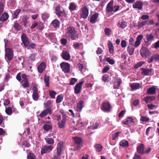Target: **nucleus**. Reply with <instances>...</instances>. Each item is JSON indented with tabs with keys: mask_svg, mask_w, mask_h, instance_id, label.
<instances>
[{
	"mask_svg": "<svg viewBox=\"0 0 159 159\" xmlns=\"http://www.w3.org/2000/svg\"><path fill=\"white\" fill-rule=\"evenodd\" d=\"M65 36L66 38H70L72 40H76L78 38V35L74 28L70 26L66 30Z\"/></svg>",
	"mask_w": 159,
	"mask_h": 159,
	"instance_id": "1",
	"label": "nucleus"
},
{
	"mask_svg": "<svg viewBox=\"0 0 159 159\" xmlns=\"http://www.w3.org/2000/svg\"><path fill=\"white\" fill-rule=\"evenodd\" d=\"M73 139L74 145L72 146V149L74 151L80 149L82 146L81 139L78 137H74Z\"/></svg>",
	"mask_w": 159,
	"mask_h": 159,
	"instance_id": "2",
	"label": "nucleus"
},
{
	"mask_svg": "<svg viewBox=\"0 0 159 159\" xmlns=\"http://www.w3.org/2000/svg\"><path fill=\"white\" fill-rule=\"evenodd\" d=\"M143 35L141 34L138 35L136 38V40L134 44V39L132 38H130L129 40V44L131 46H133L134 45L135 47L137 48L140 45L141 41L143 38Z\"/></svg>",
	"mask_w": 159,
	"mask_h": 159,
	"instance_id": "3",
	"label": "nucleus"
},
{
	"mask_svg": "<svg viewBox=\"0 0 159 159\" xmlns=\"http://www.w3.org/2000/svg\"><path fill=\"white\" fill-rule=\"evenodd\" d=\"M62 71L65 73H68L70 70V65L67 62H62L60 64Z\"/></svg>",
	"mask_w": 159,
	"mask_h": 159,
	"instance_id": "4",
	"label": "nucleus"
},
{
	"mask_svg": "<svg viewBox=\"0 0 159 159\" xmlns=\"http://www.w3.org/2000/svg\"><path fill=\"white\" fill-rule=\"evenodd\" d=\"M6 54L5 58L7 60H11L13 57V53L12 50L10 48H8L5 50Z\"/></svg>",
	"mask_w": 159,
	"mask_h": 159,
	"instance_id": "5",
	"label": "nucleus"
},
{
	"mask_svg": "<svg viewBox=\"0 0 159 159\" xmlns=\"http://www.w3.org/2000/svg\"><path fill=\"white\" fill-rule=\"evenodd\" d=\"M111 108V104L108 101L102 103V109L104 111L109 112Z\"/></svg>",
	"mask_w": 159,
	"mask_h": 159,
	"instance_id": "6",
	"label": "nucleus"
},
{
	"mask_svg": "<svg viewBox=\"0 0 159 159\" xmlns=\"http://www.w3.org/2000/svg\"><path fill=\"white\" fill-rule=\"evenodd\" d=\"M84 83V81H81L75 85L74 88V90L75 93L76 94H79L82 88V85Z\"/></svg>",
	"mask_w": 159,
	"mask_h": 159,
	"instance_id": "7",
	"label": "nucleus"
},
{
	"mask_svg": "<svg viewBox=\"0 0 159 159\" xmlns=\"http://www.w3.org/2000/svg\"><path fill=\"white\" fill-rule=\"evenodd\" d=\"M53 148V147L52 145L49 146H43L41 149V155L44 153H48L51 151Z\"/></svg>",
	"mask_w": 159,
	"mask_h": 159,
	"instance_id": "8",
	"label": "nucleus"
},
{
	"mask_svg": "<svg viewBox=\"0 0 159 159\" xmlns=\"http://www.w3.org/2000/svg\"><path fill=\"white\" fill-rule=\"evenodd\" d=\"M55 12L57 16L59 18L65 16V13L64 11L61 10V7L59 6L56 7Z\"/></svg>",
	"mask_w": 159,
	"mask_h": 159,
	"instance_id": "9",
	"label": "nucleus"
},
{
	"mask_svg": "<svg viewBox=\"0 0 159 159\" xmlns=\"http://www.w3.org/2000/svg\"><path fill=\"white\" fill-rule=\"evenodd\" d=\"M149 51L146 48H142L140 50V53L143 57H146L149 55Z\"/></svg>",
	"mask_w": 159,
	"mask_h": 159,
	"instance_id": "10",
	"label": "nucleus"
},
{
	"mask_svg": "<svg viewBox=\"0 0 159 159\" xmlns=\"http://www.w3.org/2000/svg\"><path fill=\"white\" fill-rule=\"evenodd\" d=\"M122 122L123 124L129 126L133 125L134 123L133 119L131 117L127 118L125 120H123Z\"/></svg>",
	"mask_w": 159,
	"mask_h": 159,
	"instance_id": "11",
	"label": "nucleus"
},
{
	"mask_svg": "<svg viewBox=\"0 0 159 159\" xmlns=\"http://www.w3.org/2000/svg\"><path fill=\"white\" fill-rule=\"evenodd\" d=\"M89 15V11L86 7H83L82 13L81 14V17L83 18L86 19Z\"/></svg>",
	"mask_w": 159,
	"mask_h": 159,
	"instance_id": "12",
	"label": "nucleus"
},
{
	"mask_svg": "<svg viewBox=\"0 0 159 159\" xmlns=\"http://www.w3.org/2000/svg\"><path fill=\"white\" fill-rule=\"evenodd\" d=\"M33 98L34 100L37 101L39 98V95L38 92V89L36 86L33 87Z\"/></svg>",
	"mask_w": 159,
	"mask_h": 159,
	"instance_id": "13",
	"label": "nucleus"
},
{
	"mask_svg": "<svg viewBox=\"0 0 159 159\" xmlns=\"http://www.w3.org/2000/svg\"><path fill=\"white\" fill-rule=\"evenodd\" d=\"M52 113V111L50 108H47L43 111L40 114L39 116L41 118H43L48 114H51Z\"/></svg>",
	"mask_w": 159,
	"mask_h": 159,
	"instance_id": "14",
	"label": "nucleus"
},
{
	"mask_svg": "<svg viewBox=\"0 0 159 159\" xmlns=\"http://www.w3.org/2000/svg\"><path fill=\"white\" fill-rule=\"evenodd\" d=\"M63 148V144L62 142H60L58 143L57 146V153L59 156L61 155Z\"/></svg>",
	"mask_w": 159,
	"mask_h": 159,
	"instance_id": "15",
	"label": "nucleus"
},
{
	"mask_svg": "<svg viewBox=\"0 0 159 159\" xmlns=\"http://www.w3.org/2000/svg\"><path fill=\"white\" fill-rule=\"evenodd\" d=\"M99 14L98 13H96L93 15L90 18V22L92 24L95 23L99 17Z\"/></svg>",
	"mask_w": 159,
	"mask_h": 159,
	"instance_id": "16",
	"label": "nucleus"
},
{
	"mask_svg": "<svg viewBox=\"0 0 159 159\" xmlns=\"http://www.w3.org/2000/svg\"><path fill=\"white\" fill-rule=\"evenodd\" d=\"M144 145L142 143L140 144L137 148V152L139 154H143L144 153Z\"/></svg>",
	"mask_w": 159,
	"mask_h": 159,
	"instance_id": "17",
	"label": "nucleus"
},
{
	"mask_svg": "<svg viewBox=\"0 0 159 159\" xmlns=\"http://www.w3.org/2000/svg\"><path fill=\"white\" fill-rule=\"evenodd\" d=\"M143 5V4L142 2L137 1L133 5V7L134 8H137L141 10L142 8Z\"/></svg>",
	"mask_w": 159,
	"mask_h": 159,
	"instance_id": "18",
	"label": "nucleus"
},
{
	"mask_svg": "<svg viewBox=\"0 0 159 159\" xmlns=\"http://www.w3.org/2000/svg\"><path fill=\"white\" fill-rule=\"evenodd\" d=\"M66 122V118L65 116H63L62 120L58 123L59 127L60 128H63L65 126Z\"/></svg>",
	"mask_w": 159,
	"mask_h": 159,
	"instance_id": "19",
	"label": "nucleus"
},
{
	"mask_svg": "<svg viewBox=\"0 0 159 159\" xmlns=\"http://www.w3.org/2000/svg\"><path fill=\"white\" fill-rule=\"evenodd\" d=\"M113 1H111L107 5L106 7V10L108 12H111L113 11Z\"/></svg>",
	"mask_w": 159,
	"mask_h": 159,
	"instance_id": "20",
	"label": "nucleus"
},
{
	"mask_svg": "<svg viewBox=\"0 0 159 159\" xmlns=\"http://www.w3.org/2000/svg\"><path fill=\"white\" fill-rule=\"evenodd\" d=\"M46 64L44 62L41 63L38 67V72L40 73H42L45 70Z\"/></svg>",
	"mask_w": 159,
	"mask_h": 159,
	"instance_id": "21",
	"label": "nucleus"
},
{
	"mask_svg": "<svg viewBox=\"0 0 159 159\" xmlns=\"http://www.w3.org/2000/svg\"><path fill=\"white\" fill-rule=\"evenodd\" d=\"M61 56L62 58L66 60H68L70 58V54L66 51H63L62 53Z\"/></svg>",
	"mask_w": 159,
	"mask_h": 159,
	"instance_id": "22",
	"label": "nucleus"
},
{
	"mask_svg": "<svg viewBox=\"0 0 159 159\" xmlns=\"http://www.w3.org/2000/svg\"><path fill=\"white\" fill-rule=\"evenodd\" d=\"M152 70V69L142 68L141 69V70H142L141 74L143 75H148L151 72Z\"/></svg>",
	"mask_w": 159,
	"mask_h": 159,
	"instance_id": "23",
	"label": "nucleus"
},
{
	"mask_svg": "<svg viewBox=\"0 0 159 159\" xmlns=\"http://www.w3.org/2000/svg\"><path fill=\"white\" fill-rule=\"evenodd\" d=\"M154 60H155L156 61L159 60V55L157 54L153 55L149 60L148 61V62L149 63H151Z\"/></svg>",
	"mask_w": 159,
	"mask_h": 159,
	"instance_id": "24",
	"label": "nucleus"
},
{
	"mask_svg": "<svg viewBox=\"0 0 159 159\" xmlns=\"http://www.w3.org/2000/svg\"><path fill=\"white\" fill-rule=\"evenodd\" d=\"M155 36L154 34L151 33L148 34H146V38L148 41L150 42L152 40H154V38Z\"/></svg>",
	"mask_w": 159,
	"mask_h": 159,
	"instance_id": "25",
	"label": "nucleus"
},
{
	"mask_svg": "<svg viewBox=\"0 0 159 159\" xmlns=\"http://www.w3.org/2000/svg\"><path fill=\"white\" fill-rule=\"evenodd\" d=\"M56 138V137L53 136V138H45L44 139L47 143L49 144H52L54 143V140L53 139Z\"/></svg>",
	"mask_w": 159,
	"mask_h": 159,
	"instance_id": "26",
	"label": "nucleus"
},
{
	"mask_svg": "<svg viewBox=\"0 0 159 159\" xmlns=\"http://www.w3.org/2000/svg\"><path fill=\"white\" fill-rule=\"evenodd\" d=\"M84 102L83 101L80 100L79 102L77 104V106L76 108V110L78 111H81L83 108V104Z\"/></svg>",
	"mask_w": 159,
	"mask_h": 159,
	"instance_id": "27",
	"label": "nucleus"
},
{
	"mask_svg": "<svg viewBox=\"0 0 159 159\" xmlns=\"http://www.w3.org/2000/svg\"><path fill=\"white\" fill-rule=\"evenodd\" d=\"M126 22L123 20H122L121 21H120L118 24V26L121 28H124L126 27Z\"/></svg>",
	"mask_w": 159,
	"mask_h": 159,
	"instance_id": "28",
	"label": "nucleus"
},
{
	"mask_svg": "<svg viewBox=\"0 0 159 159\" xmlns=\"http://www.w3.org/2000/svg\"><path fill=\"white\" fill-rule=\"evenodd\" d=\"M8 15L7 13H3L0 18V20L2 21H6L8 18Z\"/></svg>",
	"mask_w": 159,
	"mask_h": 159,
	"instance_id": "29",
	"label": "nucleus"
},
{
	"mask_svg": "<svg viewBox=\"0 0 159 159\" xmlns=\"http://www.w3.org/2000/svg\"><path fill=\"white\" fill-rule=\"evenodd\" d=\"M155 98L153 96H147L144 99V101L146 103L150 102L151 101L154 100Z\"/></svg>",
	"mask_w": 159,
	"mask_h": 159,
	"instance_id": "30",
	"label": "nucleus"
},
{
	"mask_svg": "<svg viewBox=\"0 0 159 159\" xmlns=\"http://www.w3.org/2000/svg\"><path fill=\"white\" fill-rule=\"evenodd\" d=\"M120 145L123 147H126L129 146V142L125 140H121L120 143Z\"/></svg>",
	"mask_w": 159,
	"mask_h": 159,
	"instance_id": "31",
	"label": "nucleus"
},
{
	"mask_svg": "<svg viewBox=\"0 0 159 159\" xmlns=\"http://www.w3.org/2000/svg\"><path fill=\"white\" fill-rule=\"evenodd\" d=\"M156 92V89L154 87H151L147 91V93L150 94H153L155 93Z\"/></svg>",
	"mask_w": 159,
	"mask_h": 159,
	"instance_id": "32",
	"label": "nucleus"
},
{
	"mask_svg": "<svg viewBox=\"0 0 159 159\" xmlns=\"http://www.w3.org/2000/svg\"><path fill=\"white\" fill-rule=\"evenodd\" d=\"M52 24L54 28H56L59 26L60 22L58 20L55 19L52 21Z\"/></svg>",
	"mask_w": 159,
	"mask_h": 159,
	"instance_id": "33",
	"label": "nucleus"
},
{
	"mask_svg": "<svg viewBox=\"0 0 159 159\" xmlns=\"http://www.w3.org/2000/svg\"><path fill=\"white\" fill-rule=\"evenodd\" d=\"M134 48L131 46H128L127 47V51L130 55H132L134 53Z\"/></svg>",
	"mask_w": 159,
	"mask_h": 159,
	"instance_id": "34",
	"label": "nucleus"
},
{
	"mask_svg": "<svg viewBox=\"0 0 159 159\" xmlns=\"http://www.w3.org/2000/svg\"><path fill=\"white\" fill-rule=\"evenodd\" d=\"M94 147L96 148V151L97 152L101 151L103 148L102 146L99 144H95L94 145Z\"/></svg>",
	"mask_w": 159,
	"mask_h": 159,
	"instance_id": "35",
	"label": "nucleus"
},
{
	"mask_svg": "<svg viewBox=\"0 0 159 159\" xmlns=\"http://www.w3.org/2000/svg\"><path fill=\"white\" fill-rule=\"evenodd\" d=\"M131 87L133 89H138L140 87V84L138 83H134L130 85Z\"/></svg>",
	"mask_w": 159,
	"mask_h": 159,
	"instance_id": "36",
	"label": "nucleus"
},
{
	"mask_svg": "<svg viewBox=\"0 0 159 159\" xmlns=\"http://www.w3.org/2000/svg\"><path fill=\"white\" fill-rule=\"evenodd\" d=\"M13 27L16 30L19 31L22 29L21 26L19 24L16 23H15L13 25Z\"/></svg>",
	"mask_w": 159,
	"mask_h": 159,
	"instance_id": "37",
	"label": "nucleus"
},
{
	"mask_svg": "<svg viewBox=\"0 0 159 159\" xmlns=\"http://www.w3.org/2000/svg\"><path fill=\"white\" fill-rule=\"evenodd\" d=\"M21 86L24 88H27L29 86V82L28 80L25 81H22L21 82Z\"/></svg>",
	"mask_w": 159,
	"mask_h": 159,
	"instance_id": "38",
	"label": "nucleus"
},
{
	"mask_svg": "<svg viewBox=\"0 0 159 159\" xmlns=\"http://www.w3.org/2000/svg\"><path fill=\"white\" fill-rule=\"evenodd\" d=\"M110 43H109L108 44L109 48V51L110 53L113 54L114 52V47L112 43L109 41Z\"/></svg>",
	"mask_w": 159,
	"mask_h": 159,
	"instance_id": "39",
	"label": "nucleus"
},
{
	"mask_svg": "<svg viewBox=\"0 0 159 159\" xmlns=\"http://www.w3.org/2000/svg\"><path fill=\"white\" fill-rule=\"evenodd\" d=\"M52 126L49 125L45 124L43 126V129L47 131H49L50 129H52Z\"/></svg>",
	"mask_w": 159,
	"mask_h": 159,
	"instance_id": "40",
	"label": "nucleus"
},
{
	"mask_svg": "<svg viewBox=\"0 0 159 159\" xmlns=\"http://www.w3.org/2000/svg\"><path fill=\"white\" fill-rule=\"evenodd\" d=\"M63 99V97L62 94L58 95L56 99V102L57 103H59L61 102Z\"/></svg>",
	"mask_w": 159,
	"mask_h": 159,
	"instance_id": "41",
	"label": "nucleus"
},
{
	"mask_svg": "<svg viewBox=\"0 0 159 159\" xmlns=\"http://www.w3.org/2000/svg\"><path fill=\"white\" fill-rule=\"evenodd\" d=\"M21 11V10L19 9H17L14 12V14L12 15V17L13 19L17 18V16L19 14Z\"/></svg>",
	"mask_w": 159,
	"mask_h": 159,
	"instance_id": "42",
	"label": "nucleus"
},
{
	"mask_svg": "<svg viewBox=\"0 0 159 159\" xmlns=\"http://www.w3.org/2000/svg\"><path fill=\"white\" fill-rule=\"evenodd\" d=\"M50 96L52 98H55V96L57 94L56 92L52 90H50L49 91Z\"/></svg>",
	"mask_w": 159,
	"mask_h": 159,
	"instance_id": "43",
	"label": "nucleus"
},
{
	"mask_svg": "<svg viewBox=\"0 0 159 159\" xmlns=\"http://www.w3.org/2000/svg\"><path fill=\"white\" fill-rule=\"evenodd\" d=\"M49 76H47L45 75L44 78V82L46 86L48 87L49 86Z\"/></svg>",
	"mask_w": 159,
	"mask_h": 159,
	"instance_id": "44",
	"label": "nucleus"
},
{
	"mask_svg": "<svg viewBox=\"0 0 159 159\" xmlns=\"http://www.w3.org/2000/svg\"><path fill=\"white\" fill-rule=\"evenodd\" d=\"M104 32L106 35L109 36L111 34L112 31L111 29L106 28L104 30Z\"/></svg>",
	"mask_w": 159,
	"mask_h": 159,
	"instance_id": "45",
	"label": "nucleus"
},
{
	"mask_svg": "<svg viewBox=\"0 0 159 159\" xmlns=\"http://www.w3.org/2000/svg\"><path fill=\"white\" fill-rule=\"evenodd\" d=\"M121 132H118L112 135V140H115L117 139L119 134H120Z\"/></svg>",
	"mask_w": 159,
	"mask_h": 159,
	"instance_id": "46",
	"label": "nucleus"
},
{
	"mask_svg": "<svg viewBox=\"0 0 159 159\" xmlns=\"http://www.w3.org/2000/svg\"><path fill=\"white\" fill-rule=\"evenodd\" d=\"M29 18L26 16H24L22 19V21L24 23V26H25L27 23V20Z\"/></svg>",
	"mask_w": 159,
	"mask_h": 159,
	"instance_id": "47",
	"label": "nucleus"
},
{
	"mask_svg": "<svg viewBox=\"0 0 159 159\" xmlns=\"http://www.w3.org/2000/svg\"><path fill=\"white\" fill-rule=\"evenodd\" d=\"M99 124L97 123H95V124L89 126L88 128L89 129H97L99 126Z\"/></svg>",
	"mask_w": 159,
	"mask_h": 159,
	"instance_id": "48",
	"label": "nucleus"
},
{
	"mask_svg": "<svg viewBox=\"0 0 159 159\" xmlns=\"http://www.w3.org/2000/svg\"><path fill=\"white\" fill-rule=\"evenodd\" d=\"M5 111L6 113L9 115H11L12 113V110L11 107H9L7 108L6 107Z\"/></svg>",
	"mask_w": 159,
	"mask_h": 159,
	"instance_id": "49",
	"label": "nucleus"
},
{
	"mask_svg": "<svg viewBox=\"0 0 159 159\" xmlns=\"http://www.w3.org/2000/svg\"><path fill=\"white\" fill-rule=\"evenodd\" d=\"M147 23L148 21H144L141 22H139L138 24V27L139 28H141L143 26L147 25Z\"/></svg>",
	"mask_w": 159,
	"mask_h": 159,
	"instance_id": "50",
	"label": "nucleus"
},
{
	"mask_svg": "<svg viewBox=\"0 0 159 159\" xmlns=\"http://www.w3.org/2000/svg\"><path fill=\"white\" fill-rule=\"evenodd\" d=\"M121 82L120 81H116L114 82V85L113 86V88L114 89H117L119 86Z\"/></svg>",
	"mask_w": 159,
	"mask_h": 159,
	"instance_id": "51",
	"label": "nucleus"
},
{
	"mask_svg": "<svg viewBox=\"0 0 159 159\" xmlns=\"http://www.w3.org/2000/svg\"><path fill=\"white\" fill-rule=\"evenodd\" d=\"M106 61L108 62L111 65H113L115 63V61L111 59L109 57H106Z\"/></svg>",
	"mask_w": 159,
	"mask_h": 159,
	"instance_id": "52",
	"label": "nucleus"
},
{
	"mask_svg": "<svg viewBox=\"0 0 159 159\" xmlns=\"http://www.w3.org/2000/svg\"><path fill=\"white\" fill-rule=\"evenodd\" d=\"M84 67V66L82 64L79 63L77 64V68L79 70L82 72V69Z\"/></svg>",
	"mask_w": 159,
	"mask_h": 159,
	"instance_id": "53",
	"label": "nucleus"
},
{
	"mask_svg": "<svg viewBox=\"0 0 159 159\" xmlns=\"http://www.w3.org/2000/svg\"><path fill=\"white\" fill-rule=\"evenodd\" d=\"M144 63V62L143 61H140L137 64H136L134 66V68L135 69H137L138 68L141 66Z\"/></svg>",
	"mask_w": 159,
	"mask_h": 159,
	"instance_id": "54",
	"label": "nucleus"
},
{
	"mask_svg": "<svg viewBox=\"0 0 159 159\" xmlns=\"http://www.w3.org/2000/svg\"><path fill=\"white\" fill-rule=\"evenodd\" d=\"M21 39L22 41L24 40H26L28 39L26 34H25L23 33L21 36Z\"/></svg>",
	"mask_w": 159,
	"mask_h": 159,
	"instance_id": "55",
	"label": "nucleus"
},
{
	"mask_svg": "<svg viewBox=\"0 0 159 159\" xmlns=\"http://www.w3.org/2000/svg\"><path fill=\"white\" fill-rule=\"evenodd\" d=\"M76 8V6L73 3H71L69 7V9L72 11L74 10Z\"/></svg>",
	"mask_w": 159,
	"mask_h": 159,
	"instance_id": "56",
	"label": "nucleus"
},
{
	"mask_svg": "<svg viewBox=\"0 0 159 159\" xmlns=\"http://www.w3.org/2000/svg\"><path fill=\"white\" fill-rule=\"evenodd\" d=\"M140 120L143 121L147 122L149 121V119L146 116H142L141 117Z\"/></svg>",
	"mask_w": 159,
	"mask_h": 159,
	"instance_id": "57",
	"label": "nucleus"
},
{
	"mask_svg": "<svg viewBox=\"0 0 159 159\" xmlns=\"http://www.w3.org/2000/svg\"><path fill=\"white\" fill-rule=\"evenodd\" d=\"M28 159H35V155L32 153H30L27 157Z\"/></svg>",
	"mask_w": 159,
	"mask_h": 159,
	"instance_id": "58",
	"label": "nucleus"
},
{
	"mask_svg": "<svg viewBox=\"0 0 159 159\" xmlns=\"http://www.w3.org/2000/svg\"><path fill=\"white\" fill-rule=\"evenodd\" d=\"M77 79H76L72 78L71 79L70 84L71 85H74L77 82Z\"/></svg>",
	"mask_w": 159,
	"mask_h": 159,
	"instance_id": "59",
	"label": "nucleus"
},
{
	"mask_svg": "<svg viewBox=\"0 0 159 159\" xmlns=\"http://www.w3.org/2000/svg\"><path fill=\"white\" fill-rule=\"evenodd\" d=\"M49 16V15L47 14L46 13H45L42 15V19L44 20L47 19H48Z\"/></svg>",
	"mask_w": 159,
	"mask_h": 159,
	"instance_id": "60",
	"label": "nucleus"
},
{
	"mask_svg": "<svg viewBox=\"0 0 159 159\" xmlns=\"http://www.w3.org/2000/svg\"><path fill=\"white\" fill-rule=\"evenodd\" d=\"M21 77L22 79V81H25L28 80L27 78V76L26 74H22L21 75Z\"/></svg>",
	"mask_w": 159,
	"mask_h": 159,
	"instance_id": "61",
	"label": "nucleus"
},
{
	"mask_svg": "<svg viewBox=\"0 0 159 159\" xmlns=\"http://www.w3.org/2000/svg\"><path fill=\"white\" fill-rule=\"evenodd\" d=\"M121 46L122 48H125L126 46V41L124 40H122L121 43Z\"/></svg>",
	"mask_w": 159,
	"mask_h": 159,
	"instance_id": "62",
	"label": "nucleus"
},
{
	"mask_svg": "<svg viewBox=\"0 0 159 159\" xmlns=\"http://www.w3.org/2000/svg\"><path fill=\"white\" fill-rule=\"evenodd\" d=\"M22 42L24 46L25 47H27L28 46L29 44V41L28 39L26 40H24Z\"/></svg>",
	"mask_w": 159,
	"mask_h": 159,
	"instance_id": "63",
	"label": "nucleus"
},
{
	"mask_svg": "<svg viewBox=\"0 0 159 159\" xmlns=\"http://www.w3.org/2000/svg\"><path fill=\"white\" fill-rule=\"evenodd\" d=\"M141 158L140 156L136 152L134 154V156L133 157V159H140Z\"/></svg>",
	"mask_w": 159,
	"mask_h": 159,
	"instance_id": "64",
	"label": "nucleus"
}]
</instances>
